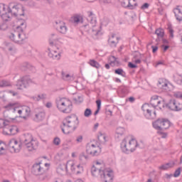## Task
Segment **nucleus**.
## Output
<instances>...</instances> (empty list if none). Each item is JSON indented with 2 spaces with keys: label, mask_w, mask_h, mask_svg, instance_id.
I'll use <instances>...</instances> for the list:
<instances>
[{
  "label": "nucleus",
  "mask_w": 182,
  "mask_h": 182,
  "mask_svg": "<svg viewBox=\"0 0 182 182\" xmlns=\"http://www.w3.org/2000/svg\"><path fill=\"white\" fill-rule=\"evenodd\" d=\"M8 120L0 119V129H3L4 126H7Z\"/></svg>",
  "instance_id": "c03bdc74"
},
{
  "label": "nucleus",
  "mask_w": 182,
  "mask_h": 182,
  "mask_svg": "<svg viewBox=\"0 0 182 182\" xmlns=\"http://www.w3.org/2000/svg\"><path fill=\"white\" fill-rule=\"evenodd\" d=\"M55 28L59 33H62L63 35H66L68 33V26H66V23L62 21H58L55 22Z\"/></svg>",
  "instance_id": "4468645a"
},
{
  "label": "nucleus",
  "mask_w": 182,
  "mask_h": 182,
  "mask_svg": "<svg viewBox=\"0 0 182 182\" xmlns=\"http://www.w3.org/2000/svg\"><path fill=\"white\" fill-rule=\"evenodd\" d=\"M61 75L63 80L67 82H72V80H75V77H73L72 75H70L69 73L62 72Z\"/></svg>",
  "instance_id": "cd10ccee"
},
{
  "label": "nucleus",
  "mask_w": 182,
  "mask_h": 182,
  "mask_svg": "<svg viewBox=\"0 0 182 182\" xmlns=\"http://www.w3.org/2000/svg\"><path fill=\"white\" fill-rule=\"evenodd\" d=\"M68 163L69 161H68L66 164H60L58 166V167L57 168L58 174H60V176H64V174H66V173L69 171Z\"/></svg>",
  "instance_id": "aec40b11"
},
{
  "label": "nucleus",
  "mask_w": 182,
  "mask_h": 182,
  "mask_svg": "<svg viewBox=\"0 0 182 182\" xmlns=\"http://www.w3.org/2000/svg\"><path fill=\"white\" fill-rule=\"evenodd\" d=\"M167 107H168L170 110L180 112V110H182V104L176 101V100H171L167 104Z\"/></svg>",
  "instance_id": "f3484780"
},
{
  "label": "nucleus",
  "mask_w": 182,
  "mask_h": 182,
  "mask_svg": "<svg viewBox=\"0 0 182 182\" xmlns=\"http://www.w3.org/2000/svg\"><path fill=\"white\" fill-rule=\"evenodd\" d=\"M59 39H60V38H59V36H58V34L56 33H51L50 36V43L51 45H53V43H56V42H58V41H59Z\"/></svg>",
  "instance_id": "2f4dec72"
},
{
  "label": "nucleus",
  "mask_w": 182,
  "mask_h": 182,
  "mask_svg": "<svg viewBox=\"0 0 182 182\" xmlns=\"http://www.w3.org/2000/svg\"><path fill=\"white\" fill-rule=\"evenodd\" d=\"M6 153V144L5 142L0 141V156H4Z\"/></svg>",
  "instance_id": "f704fd0d"
},
{
  "label": "nucleus",
  "mask_w": 182,
  "mask_h": 182,
  "mask_svg": "<svg viewBox=\"0 0 182 182\" xmlns=\"http://www.w3.org/2000/svg\"><path fill=\"white\" fill-rule=\"evenodd\" d=\"M53 144H55V146H59V144H60V139H59V137H55L53 139Z\"/></svg>",
  "instance_id": "de8ad7c7"
},
{
  "label": "nucleus",
  "mask_w": 182,
  "mask_h": 182,
  "mask_svg": "<svg viewBox=\"0 0 182 182\" xmlns=\"http://www.w3.org/2000/svg\"><path fill=\"white\" fill-rule=\"evenodd\" d=\"M110 61V65H117V58H116V57L114 56H111L109 58Z\"/></svg>",
  "instance_id": "a18cd8bd"
},
{
  "label": "nucleus",
  "mask_w": 182,
  "mask_h": 182,
  "mask_svg": "<svg viewBox=\"0 0 182 182\" xmlns=\"http://www.w3.org/2000/svg\"><path fill=\"white\" fill-rule=\"evenodd\" d=\"M159 65H163V61H159V62H157L156 63V68H157V66H159Z\"/></svg>",
  "instance_id": "774afa93"
},
{
  "label": "nucleus",
  "mask_w": 182,
  "mask_h": 182,
  "mask_svg": "<svg viewBox=\"0 0 182 182\" xmlns=\"http://www.w3.org/2000/svg\"><path fill=\"white\" fill-rule=\"evenodd\" d=\"M137 147V141L135 139L131 137H126L121 143V150L123 153H130V151H134Z\"/></svg>",
  "instance_id": "423d86ee"
},
{
  "label": "nucleus",
  "mask_w": 182,
  "mask_h": 182,
  "mask_svg": "<svg viewBox=\"0 0 182 182\" xmlns=\"http://www.w3.org/2000/svg\"><path fill=\"white\" fill-rule=\"evenodd\" d=\"M128 100H129V102H130V103H133V102H134L135 99L133 97H130L128 98Z\"/></svg>",
  "instance_id": "e2e57ef3"
},
{
  "label": "nucleus",
  "mask_w": 182,
  "mask_h": 182,
  "mask_svg": "<svg viewBox=\"0 0 182 182\" xmlns=\"http://www.w3.org/2000/svg\"><path fill=\"white\" fill-rule=\"evenodd\" d=\"M19 132V129L17 126L11 125L10 126V136H15Z\"/></svg>",
  "instance_id": "c9c22d12"
},
{
  "label": "nucleus",
  "mask_w": 182,
  "mask_h": 182,
  "mask_svg": "<svg viewBox=\"0 0 182 182\" xmlns=\"http://www.w3.org/2000/svg\"><path fill=\"white\" fill-rule=\"evenodd\" d=\"M16 25L15 31L9 35V38L16 43H21L26 39V35L23 32L26 29V21L22 19L18 20Z\"/></svg>",
  "instance_id": "20e7f679"
},
{
  "label": "nucleus",
  "mask_w": 182,
  "mask_h": 182,
  "mask_svg": "<svg viewBox=\"0 0 182 182\" xmlns=\"http://www.w3.org/2000/svg\"><path fill=\"white\" fill-rule=\"evenodd\" d=\"M73 21H74L75 23H79V22H80V17L75 16V17H74Z\"/></svg>",
  "instance_id": "bf43d9fd"
},
{
  "label": "nucleus",
  "mask_w": 182,
  "mask_h": 182,
  "mask_svg": "<svg viewBox=\"0 0 182 182\" xmlns=\"http://www.w3.org/2000/svg\"><path fill=\"white\" fill-rule=\"evenodd\" d=\"M76 143L79 144V143H82L83 141V136L80 135L78 136H77L76 139H75Z\"/></svg>",
  "instance_id": "3c124183"
},
{
  "label": "nucleus",
  "mask_w": 182,
  "mask_h": 182,
  "mask_svg": "<svg viewBox=\"0 0 182 182\" xmlns=\"http://www.w3.org/2000/svg\"><path fill=\"white\" fill-rule=\"evenodd\" d=\"M77 126H79V118L73 114L63 119L60 129L64 134H72L77 129Z\"/></svg>",
  "instance_id": "7ed1b4c3"
},
{
  "label": "nucleus",
  "mask_w": 182,
  "mask_h": 182,
  "mask_svg": "<svg viewBox=\"0 0 182 182\" xmlns=\"http://www.w3.org/2000/svg\"><path fill=\"white\" fill-rule=\"evenodd\" d=\"M105 171V163L102 161H96L91 168V174L93 177H100Z\"/></svg>",
  "instance_id": "6e6552de"
},
{
  "label": "nucleus",
  "mask_w": 182,
  "mask_h": 182,
  "mask_svg": "<svg viewBox=\"0 0 182 182\" xmlns=\"http://www.w3.org/2000/svg\"><path fill=\"white\" fill-rule=\"evenodd\" d=\"M151 48H152V52H153V53H156V52H157V50H158V49H159V47L154 46H152Z\"/></svg>",
  "instance_id": "680f3d73"
},
{
  "label": "nucleus",
  "mask_w": 182,
  "mask_h": 182,
  "mask_svg": "<svg viewBox=\"0 0 182 182\" xmlns=\"http://www.w3.org/2000/svg\"><path fill=\"white\" fill-rule=\"evenodd\" d=\"M128 66L131 69H136L137 68V65L136 64L132 63H129Z\"/></svg>",
  "instance_id": "4d7b16f0"
},
{
  "label": "nucleus",
  "mask_w": 182,
  "mask_h": 182,
  "mask_svg": "<svg viewBox=\"0 0 182 182\" xmlns=\"http://www.w3.org/2000/svg\"><path fill=\"white\" fill-rule=\"evenodd\" d=\"M173 13L176 17V19L178 21V22L182 21V6H176L175 9H173Z\"/></svg>",
  "instance_id": "5701e85b"
},
{
  "label": "nucleus",
  "mask_w": 182,
  "mask_h": 182,
  "mask_svg": "<svg viewBox=\"0 0 182 182\" xmlns=\"http://www.w3.org/2000/svg\"><path fill=\"white\" fill-rule=\"evenodd\" d=\"M8 144L11 153H19V151H21V149H22V144L28 151H33V150H36V149H38L39 142H38L36 139H33L32 134H25L23 136L21 143L15 139H12L9 140Z\"/></svg>",
  "instance_id": "f257e3e1"
},
{
  "label": "nucleus",
  "mask_w": 182,
  "mask_h": 182,
  "mask_svg": "<svg viewBox=\"0 0 182 182\" xmlns=\"http://www.w3.org/2000/svg\"><path fill=\"white\" fill-rule=\"evenodd\" d=\"M162 120V130H166L170 127L171 124L170 121L168 119H161Z\"/></svg>",
  "instance_id": "e433bc0d"
},
{
  "label": "nucleus",
  "mask_w": 182,
  "mask_h": 182,
  "mask_svg": "<svg viewBox=\"0 0 182 182\" xmlns=\"http://www.w3.org/2000/svg\"><path fill=\"white\" fill-rule=\"evenodd\" d=\"M149 6H150V4L148 3H144L141 6V9L144 10V9H149Z\"/></svg>",
  "instance_id": "864d4df0"
},
{
  "label": "nucleus",
  "mask_w": 182,
  "mask_h": 182,
  "mask_svg": "<svg viewBox=\"0 0 182 182\" xmlns=\"http://www.w3.org/2000/svg\"><path fill=\"white\" fill-rule=\"evenodd\" d=\"M5 97V92H0V99H4Z\"/></svg>",
  "instance_id": "69168bd1"
},
{
  "label": "nucleus",
  "mask_w": 182,
  "mask_h": 182,
  "mask_svg": "<svg viewBox=\"0 0 182 182\" xmlns=\"http://www.w3.org/2000/svg\"><path fill=\"white\" fill-rule=\"evenodd\" d=\"M23 6L21 4L11 2L9 4V21L12 16H23Z\"/></svg>",
  "instance_id": "0eeeda50"
},
{
  "label": "nucleus",
  "mask_w": 182,
  "mask_h": 182,
  "mask_svg": "<svg viewBox=\"0 0 182 182\" xmlns=\"http://www.w3.org/2000/svg\"><path fill=\"white\" fill-rule=\"evenodd\" d=\"M160 97L157 95H154L151 98V105L149 104H144L141 107L142 111L144 112V114L146 119H156V107H160V105L161 104V100H160Z\"/></svg>",
  "instance_id": "f03ea898"
},
{
  "label": "nucleus",
  "mask_w": 182,
  "mask_h": 182,
  "mask_svg": "<svg viewBox=\"0 0 182 182\" xmlns=\"http://www.w3.org/2000/svg\"><path fill=\"white\" fill-rule=\"evenodd\" d=\"M68 166L72 173H74L75 174H82L83 171H85L83 165L80 164L75 165V161H68Z\"/></svg>",
  "instance_id": "9d476101"
},
{
  "label": "nucleus",
  "mask_w": 182,
  "mask_h": 182,
  "mask_svg": "<svg viewBox=\"0 0 182 182\" xmlns=\"http://www.w3.org/2000/svg\"><path fill=\"white\" fill-rule=\"evenodd\" d=\"M175 97H177V99H182V93L181 92H176L174 95Z\"/></svg>",
  "instance_id": "052dcab7"
},
{
  "label": "nucleus",
  "mask_w": 182,
  "mask_h": 182,
  "mask_svg": "<svg viewBox=\"0 0 182 182\" xmlns=\"http://www.w3.org/2000/svg\"><path fill=\"white\" fill-rule=\"evenodd\" d=\"M48 97L46 93H40L37 96L33 97L32 99L35 102H39V100H45Z\"/></svg>",
  "instance_id": "c756f323"
},
{
  "label": "nucleus",
  "mask_w": 182,
  "mask_h": 182,
  "mask_svg": "<svg viewBox=\"0 0 182 182\" xmlns=\"http://www.w3.org/2000/svg\"><path fill=\"white\" fill-rule=\"evenodd\" d=\"M11 125H9V121H8L7 125L3 127V134L4 136H11Z\"/></svg>",
  "instance_id": "7c9ffc66"
},
{
  "label": "nucleus",
  "mask_w": 182,
  "mask_h": 182,
  "mask_svg": "<svg viewBox=\"0 0 182 182\" xmlns=\"http://www.w3.org/2000/svg\"><path fill=\"white\" fill-rule=\"evenodd\" d=\"M92 32L95 35H99V31L92 29Z\"/></svg>",
  "instance_id": "338daca9"
},
{
  "label": "nucleus",
  "mask_w": 182,
  "mask_h": 182,
  "mask_svg": "<svg viewBox=\"0 0 182 182\" xmlns=\"http://www.w3.org/2000/svg\"><path fill=\"white\" fill-rule=\"evenodd\" d=\"M158 87L163 89V90L170 91L171 89V84L166 79L161 78L158 81Z\"/></svg>",
  "instance_id": "6ab92c4d"
},
{
  "label": "nucleus",
  "mask_w": 182,
  "mask_h": 182,
  "mask_svg": "<svg viewBox=\"0 0 182 182\" xmlns=\"http://www.w3.org/2000/svg\"><path fill=\"white\" fill-rule=\"evenodd\" d=\"M29 83H32V80L28 76H25L17 81L16 86L18 89H25Z\"/></svg>",
  "instance_id": "ddd939ff"
},
{
  "label": "nucleus",
  "mask_w": 182,
  "mask_h": 182,
  "mask_svg": "<svg viewBox=\"0 0 182 182\" xmlns=\"http://www.w3.org/2000/svg\"><path fill=\"white\" fill-rule=\"evenodd\" d=\"M174 81L178 84V85H182V76L180 75H176L174 76Z\"/></svg>",
  "instance_id": "79ce46f5"
},
{
  "label": "nucleus",
  "mask_w": 182,
  "mask_h": 182,
  "mask_svg": "<svg viewBox=\"0 0 182 182\" xmlns=\"http://www.w3.org/2000/svg\"><path fill=\"white\" fill-rule=\"evenodd\" d=\"M49 167V164H42V162L36 163L33 166L32 173L35 174V176H39V174H43L46 169L43 168V166Z\"/></svg>",
  "instance_id": "1a4fd4ad"
},
{
  "label": "nucleus",
  "mask_w": 182,
  "mask_h": 182,
  "mask_svg": "<svg viewBox=\"0 0 182 182\" xmlns=\"http://www.w3.org/2000/svg\"><path fill=\"white\" fill-rule=\"evenodd\" d=\"M133 62H134V63H135V65H139V64L141 63V60H140V58H134Z\"/></svg>",
  "instance_id": "5fc2aeb1"
},
{
  "label": "nucleus",
  "mask_w": 182,
  "mask_h": 182,
  "mask_svg": "<svg viewBox=\"0 0 182 182\" xmlns=\"http://www.w3.org/2000/svg\"><path fill=\"white\" fill-rule=\"evenodd\" d=\"M87 153L91 156H99L102 153V149L95 144H92L87 147Z\"/></svg>",
  "instance_id": "a211bd4d"
},
{
  "label": "nucleus",
  "mask_w": 182,
  "mask_h": 182,
  "mask_svg": "<svg viewBox=\"0 0 182 182\" xmlns=\"http://www.w3.org/2000/svg\"><path fill=\"white\" fill-rule=\"evenodd\" d=\"M79 161L80 164L82 166H86V164H87V161H89V156L85 154V153H82L79 156Z\"/></svg>",
  "instance_id": "393cba45"
},
{
  "label": "nucleus",
  "mask_w": 182,
  "mask_h": 182,
  "mask_svg": "<svg viewBox=\"0 0 182 182\" xmlns=\"http://www.w3.org/2000/svg\"><path fill=\"white\" fill-rule=\"evenodd\" d=\"M74 100H75L77 103H82V102H83V97L78 96L77 97L74 98Z\"/></svg>",
  "instance_id": "603ef678"
},
{
  "label": "nucleus",
  "mask_w": 182,
  "mask_h": 182,
  "mask_svg": "<svg viewBox=\"0 0 182 182\" xmlns=\"http://www.w3.org/2000/svg\"><path fill=\"white\" fill-rule=\"evenodd\" d=\"M0 29L1 31H6V29H8V25H6V23H3L0 26Z\"/></svg>",
  "instance_id": "6e6d98bb"
},
{
  "label": "nucleus",
  "mask_w": 182,
  "mask_h": 182,
  "mask_svg": "<svg viewBox=\"0 0 182 182\" xmlns=\"http://www.w3.org/2000/svg\"><path fill=\"white\" fill-rule=\"evenodd\" d=\"M89 63L90 66H92V68H96V69L100 68V64L95 60H90Z\"/></svg>",
  "instance_id": "58836bf2"
},
{
  "label": "nucleus",
  "mask_w": 182,
  "mask_h": 182,
  "mask_svg": "<svg viewBox=\"0 0 182 182\" xmlns=\"http://www.w3.org/2000/svg\"><path fill=\"white\" fill-rule=\"evenodd\" d=\"M168 31L169 32V36L170 38H174V31L171 27L168 28Z\"/></svg>",
  "instance_id": "09e8293b"
},
{
  "label": "nucleus",
  "mask_w": 182,
  "mask_h": 182,
  "mask_svg": "<svg viewBox=\"0 0 182 182\" xmlns=\"http://www.w3.org/2000/svg\"><path fill=\"white\" fill-rule=\"evenodd\" d=\"M55 105L57 109L62 113H70L73 109L72 102L65 97L58 98L55 100Z\"/></svg>",
  "instance_id": "39448f33"
},
{
  "label": "nucleus",
  "mask_w": 182,
  "mask_h": 182,
  "mask_svg": "<svg viewBox=\"0 0 182 182\" xmlns=\"http://www.w3.org/2000/svg\"><path fill=\"white\" fill-rule=\"evenodd\" d=\"M85 117H90L92 116V109L87 108L84 112Z\"/></svg>",
  "instance_id": "37998d69"
},
{
  "label": "nucleus",
  "mask_w": 182,
  "mask_h": 182,
  "mask_svg": "<svg viewBox=\"0 0 182 182\" xmlns=\"http://www.w3.org/2000/svg\"><path fill=\"white\" fill-rule=\"evenodd\" d=\"M119 92L120 93H122V97H124V96H126V95L129 93V89L127 88V87H121L119 88Z\"/></svg>",
  "instance_id": "ea45409f"
},
{
  "label": "nucleus",
  "mask_w": 182,
  "mask_h": 182,
  "mask_svg": "<svg viewBox=\"0 0 182 182\" xmlns=\"http://www.w3.org/2000/svg\"><path fill=\"white\" fill-rule=\"evenodd\" d=\"M97 139L100 143H106L107 141V136H106V134L100 132L97 136Z\"/></svg>",
  "instance_id": "473e14b6"
},
{
  "label": "nucleus",
  "mask_w": 182,
  "mask_h": 182,
  "mask_svg": "<svg viewBox=\"0 0 182 182\" xmlns=\"http://www.w3.org/2000/svg\"><path fill=\"white\" fill-rule=\"evenodd\" d=\"M88 21H90V26H92V28L96 26V17H95V15H93V13L88 12Z\"/></svg>",
  "instance_id": "bb28decb"
},
{
  "label": "nucleus",
  "mask_w": 182,
  "mask_h": 182,
  "mask_svg": "<svg viewBox=\"0 0 182 182\" xmlns=\"http://www.w3.org/2000/svg\"><path fill=\"white\" fill-rule=\"evenodd\" d=\"M96 103H97V107L98 110H100V107L102 106V101L100 100H98L96 101Z\"/></svg>",
  "instance_id": "13d9d810"
},
{
  "label": "nucleus",
  "mask_w": 182,
  "mask_h": 182,
  "mask_svg": "<svg viewBox=\"0 0 182 182\" xmlns=\"http://www.w3.org/2000/svg\"><path fill=\"white\" fill-rule=\"evenodd\" d=\"M29 116H31V107L26 105H21V107H20V114L18 117L26 120Z\"/></svg>",
  "instance_id": "dca6fc26"
},
{
  "label": "nucleus",
  "mask_w": 182,
  "mask_h": 182,
  "mask_svg": "<svg viewBox=\"0 0 182 182\" xmlns=\"http://www.w3.org/2000/svg\"><path fill=\"white\" fill-rule=\"evenodd\" d=\"M48 56L49 58H51L52 59H55V60H59L60 59V51L59 50H55L53 49L49 48L48 49Z\"/></svg>",
  "instance_id": "4be33fe9"
},
{
  "label": "nucleus",
  "mask_w": 182,
  "mask_h": 182,
  "mask_svg": "<svg viewBox=\"0 0 182 182\" xmlns=\"http://www.w3.org/2000/svg\"><path fill=\"white\" fill-rule=\"evenodd\" d=\"M43 119H45V112H40L38 113V111H36L33 117L34 122H42Z\"/></svg>",
  "instance_id": "a878e982"
},
{
  "label": "nucleus",
  "mask_w": 182,
  "mask_h": 182,
  "mask_svg": "<svg viewBox=\"0 0 182 182\" xmlns=\"http://www.w3.org/2000/svg\"><path fill=\"white\" fill-rule=\"evenodd\" d=\"M114 73L116 75H119L120 76H122V77H126V72L123 70L122 68H118L114 70Z\"/></svg>",
  "instance_id": "4c0bfd02"
},
{
  "label": "nucleus",
  "mask_w": 182,
  "mask_h": 182,
  "mask_svg": "<svg viewBox=\"0 0 182 182\" xmlns=\"http://www.w3.org/2000/svg\"><path fill=\"white\" fill-rule=\"evenodd\" d=\"M114 175L112 171L104 170L102 174L101 175V181L102 182H113V178Z\"/></svg>",
  "instance_id": "2eb2a0df"
},
{
  "label": "nucleus",
  "mask_w": 182,
  "mask_h": 182,
  "mask_svg": "<svg viewBox=\"0 0 182 182\" xmlns=\"http://www.w3.org/2000/svg\"><path fill=\"white\" fill-rule=\"evenodd\" d=\"M155 33L159 36V38H163V36H164V30L162 28H158L156 30Z\"/></svg>",
  "instance_id": "a19ab883"
},
{
  "label": "nucleus",
  "mask_w": 182,
  "mask_h": 182,
  "mask_svg": "<svg viewBox=\"0 0 182 182\" xmlns=\"http://www.w3.org/2000/svg\"><path fill=\"white\" fill-rule=\"evenodd\" d=\"M52 107V102H47L46 105V107H48V109H50Z\"/></svg>",
  "instance_id": "0e129e2a"
},
{
  "label": "nucleus",
  "mask_w": 182,
  "mask_h": 182,
  "mask_svg": "<svg viewBox=\"0 0 182 182\" xmlns=\"http://www.w3.org/2000/svg\"><path fill=\"white\" fill-rule=\"evenodd\" d=\"M170 167H171L170 166V164H166L165 165H162V166H159V169L160 170H167V168H170Z\"/></svg>",
  "instance_id": "49530a36"
},
{
  "label": "nucleus",
  "mask_w": 182,
  "mask_h": 182,
  "mask_svg": "<svg viewBox=\"0 0 182 182\" xmlns=\"http://www.w3.org/2000/svg\"><path fill=\"white\" fill-rule=\"evenodd\" d=\"M181 174V168H178L177 170L175 171V173L173 174L174 177H178Z\"/></svg>",
  "instance_id": "8fccbe9b"
},
{
  "label": "nucleus",
  "mask_w": 182,
  "mask_h": 182,
  "mask_svg": "<svg viewBox=\"0 0 182 182\" xmlns=\"http://www.w3.org/2000/svg\"><path fill=\"white\" fill-rule=\"evenodd\" d=\"M153 127L154 129H156V130H163L162 129V120L161 119H157L156 122L153 123Z\"/></svg>",
  "instance_id": "72a5a7b5"
},
{
  "label": "nucleus",
  "mask_w": 182,
  "mask_h": 182,
  "mask_svg": "<svg viewBox=\"0 0 182 182\" xmlns=\"http://www.w3.org/2000/svg\"><path fill=\"white\" fill-rule=\"evenodd\" d=\"M126 133V129L124 127H119L115 132V136L119 139Z\"/></svg>",
  "instance_id": "c85d7f7f"
},
{
  "label": "nucleus",
  "mask_w": 182,
  "mask_h": 182,
  "mask_svg": "<svg viewBox=\"0 0 182 182\" xmlns=\"http://www.w3.org/2000/svg\"><path fill=\"white\" fill-rule=\"evenodd\" d=\"M122 6L124 8H129V9H134L137 6L136 0H123Z\"/></svg>",
  "instance_id": "412c9836"
},
{
  "label": "nucleus",
  "mask_w": 182,
  "mask_h": 182,
  "mask_svg": "<svg viewBox=\"0 0 182 182\" xmlns=\"http://www.w3.org/2000/svg\"><path fill=\"white\" fill-rule=\"evenodd\" d=\"M21 105L18 102H10L6 105V110H11V113H16L20 114Z\"/></svg>",
  "instance_id": "f8f14e48"
},
{
  "label": "nucleus",
  "mask_w": 182,
  "mask_h": 182,
  "mask_svg": "<svg viewBox=\"0 0 182 182\" xmlns=\"http://www.w3.org/2000/svg\"><path fill=\"white\" fill-rule=\"evenodd\" d=\"M108 43H109L110 46L116 48V46L117 45V43H119V37L116 36V35L114 34H112L109 37Z\"/></svg>",
  "instance_id": "b1692460"
},
{
  "label": "nucleus",
  "mask_w": 182,
  "mask_h": 182,
  "mask_svg": "<svg viewBox=\"0 0 182 182\" xmlns=\"http://www.w3.org/2000/svg\"><path fill=\"white\" fill-rule=\"evenodd\" d=\"M9 6H6L4 4H0V16L5 22L9 21Z\"/></svg>",
  "instance_id": "9b49d317"
}]
</instances>
